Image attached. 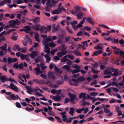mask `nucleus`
Instances as JSON below:
<instances>
[{
    "label": "nucleus",
    "instance_id": "obj_29",
    "mask_svg": "<svg viewBox=\"0 0 124 124\" xmlns=\"http://www.w3.org/2000/svg\"><path fill=\"white\" fill-rule=\"evenodd\" d=\"M86 93H81L79 95V97L80 98H83L86 97Z\"/></svg>",
    "mask_w": 124,
    "mask_h": 124
},
{
    "label": "nucleus",
    "instance_id": "obj_11",
    "mask_svg": "<svg viewBox=\"0 0 124 124\" xmlns=\"http://www.w3.org/2000/svg\"><path fill=\"white\" fill-rule=\"evenodd\" d=\"M25 88L27 90L26 92L30 94H31V92L34 91V89L31 88L30 86H26L25 87Z\"/></svg>",
    "mask_w": 124,
    "mask_h": 124
},
{
    "label": "nucleus",
    "instance_id": "obj_52",
    "mask_svg": "<svg viewBox=\"0 0 124 124\" xmlns=\"http://www.w3.org/2000/svg\"><path fill=\"white\" fill-rule=\"evenodd\" d=\"M17 5L16 4H13L12 5H8V6L9 8H12L13 7H16V6Z\"/></svg>",
    "mask_w": 124,
    "mask_h": 124
},
{
    "label": "nucleus",
    "instance_id": "obj_53",
    "mask_svg": "<svg viewBox=\"0 0 124 124\" xmlns=\"http://www.w3.org/2000/svg\"><path fill=\"white\" fill-rule=\"evenodd\" d=\"M34 111L36 113H38L40 112L43 111V110L41 109H39L38 110H35Z\"/></svg>",
    "mask_w": 124,
    "mask_h": 124
},
{
    "label": "nucleus",
    "instance_id": "obj_42",
    "mask_svg": "<svg viewBox=\"0 0 124 124\" xmlns=\"http://www.w3.org/2000/svg\"><path fill=\"white\" fill-rule=\"evenodd\" d=\"M92 65L94 67L97 68L98 67V63L97 62H95L94 64H92Z\"/></svg>",
    "mask_w": 124,
    "mask_h": 124
},
{
    "label": "nucleus",
    "instance_id": "obj_4",
    "mask_svg": "<svg viewBox=\"0 0 124 124\" xmlns=\"http://www.w3.org/2000/svg\"><path fill=\"white\" fill-rule=\"evenodd\" d=\"M6 98L7 99L9 100H14L17 99V98H18L20 100L21 99L18 95H16V96H15L14 94H12L9 96H7Z\"/></svg>",
    "mask_w": 124,
    "mask_h": 124
},
{
    "label": "nucleus",
    "instance_id": "obj_58",
    "mask_svg": "<svg viewBox=\"0 0 124 124\" xmlns=\"http://www.w3.org/2000/svg\"><path fill=\"white\" fill-rule=\"evenodd\" d=\"M71 38L70 36H69L67 37H66L65 38V40L66 41H69L70 39Z\"/></svg>",
    "mask_w": 124,
    "mask_h": 124
},
{
    "label": "nucleus",
    "instance_id": "obj_47",
    "mask_svg": "<svg viewBox=\"0 0 124 124\" xmlns=\"http://www.w3.org/2000/svg\"><path fill=\"white\" fill-rule=\"evenodd\" d=\"M77 23V21H74L73 22H70V24L72 25H75Z\"/></svg>",
    "mask_w": 124,
    "mask_h": 124
},
{
    "label": "nucleus",
    "instance_id": "obj_60",
    "mask_svg": "<svg viewBox=\"0 0 124 124\" xmlns=\"http://www.w3.org/2000/svg\"><path fill=\"white\" fill-rule=\"evenodd\" d=\"M113 90L115 92L117 93L119 91V90L117 88L115 87H112Z\"/></svg>",
    "mask_w": 124,
    "mask_h": 124
},
{
    "label": "nucleus",
    "instance_id": "obj_64",
    "mask_svg": "<svg viewBox=\"0 0 124 124\" xmlns=\"http://www.w3.org/2000/svg\"><path fill=\"white\" fill-rule=\"evenodd\" d=\"M105 68V66L103 65H101L100 66V69L101 70H103Z\"/></svg>",
    "mask_w": 124,
    "mask_h": 124
},
{
    "label": "nucleus",
    "instance_id": "obj_32",
    "mask_svg": "<svg viewBox=\"0 0 124 124\" xmlns=\"http://www.w3.org/2000/svg\"><path fill=\"white\" fill-rule=\"evenodd\" d=\"M113 40L112 41V43H113L117 44L118 43L119 40L118 39H113Z\"/></svg>",
    "mask_w": 124,
    "mask_h": 124
},
{
    "label": "nucleus",
    "instance_id": "obj_48",
    "mask_svg": "<svg viewBox=\"0 0 124 124\" xmlns=\"http://www.w3.org/2000/svg\"><path fill=\"white\" fill-rule=\"evenodd\" d=\"M13 67L16 69H17L19 68V64H17L16 63H15L13 65Z\"/></svg>",
    "mask_w": 124,
    "mask_h": 124
},
{
    "label": "nucleus",
    "instance_id": "obj_10",
    "mask_svg": "<svg viewBox=\"0 0 124 124\" xmlns=\"http://www.w3.org/2000/svg\"><path fill=\"white\" fill-rule=\"evenodd\" d=\"M50 98L51 99L56 101H59L61 100V97L59 95H58L57 96H54L51 95L50 96Z\"/></svg>",
    "mask_w": 124,
    "mask_h": 124
},
{
    "label": "nucleus",
    "instance_id": "obj_56",
    "mask_svg": "<svg viewBox=\"0 0 124 124\" xmlns=\"http://www.w3.org/2000/svg\"><path fill=\"white\" fill-rule=\"evenodd\" d=\"M81 24L80 23V22L77 25V27L78 28H80L82 26V24Z\"/></svg>",
    "mask_w": 124,
    "mask_h": 124
},
{
    "label": "nucleus",
    "instance_id": "obj_18",
    "mask_svg": "<svg viewBox=\"0 0 124 124\" xmlns=\"http://www.w3.org/2000/svg\"><path fill=\"white\" fill-rule=\"evenodd\" d=\"M24 28L25 29H24L25 30V32L26 33H29V32L31 31L30 27L29 26H25L24 27Z\"/></svg>",
    "mask_w": 124,
    "mask_h": 124
},
{
    "label": "nucleus",
    "instance_id": "obj_6",
    "mask_svg": "<svg viewBox=\"0 0 124 124\" xmlns=\"http://www.w3.org/2000/svg\"><path fill=\"white\" fill-rule=\"evenodd\" d=\"M8 87L16 92H18L19 90V89L17 86L14 85L12 83H11L10 84V85L8 86Z\"/></svg>",
    "mask_w": 124,
    "mask_h": 124
},
{
    "label": "nucleus",
    "instance_id": "obj_2",
    "mask_svg": "<svg viewBox=\"0 0 124 124\" xmlns=\"http://www.w3.org/2000/svg\"><path fill=\"white\" fill-rule=\"evenodd\" d=\"M112 67H108L104 70L103 71V73L104 75H106V76L103 77L104 78H110L112 75Z\"/></svg>",
    "mask_w": 124,
    "mask_h": 124
},
{
    "label": "nucleus",
    "instance_id": "obj_33",
    "mask_svg": "<svg viewBox=\"0 0 124 124\" xmlns=\"http://www.w3.org/2000/svg\"><path fill=\"white\" fill-rule=\"evenodd\" d=\"M57 9L59 12L62 10H63V11H65V9L64 8L63 6H62L61 8L58 7Z\"/></svg>",
    "mask_w": 124,
    "mask_h": 124
},
{
    "label": "nucleus",
    "instance_id": "obj_41",
    "mask_svg": "<svg viewBox=\"0 0 124 124\" xmlns=\"http://www.w3.org/2000/svg\"><path fill=\"white\" fill-rule=\"evenodd\" d=\"M70 101V100L67 98H65L64 100V103L66 104L69 102V101Z\"/></svg>",
    "mask_w": 124,
    "mask_h": 124
},
{
    "label": "nucleus",
    "instance_id": "obj_25",
    "mask_svg": "<svg viewBox=\"0 0 124 124\" xmlns=\"http://www.w3.org/2000/svg\"><path fill=\"white\" fill-rule=\"evenodd\" d=\"M27 56V55L24 54L22 53L21 54L20 58L22 60H24Z\"/></svg>",
    "mask_w": 124,
    "mask_h": 124
},
{
    "label": "nucleus",
    "instance_id": "obj_46",
    "mask_svg": "<svg viewBox=\"0 0 124 124\" xmlns=\"http://www.w3.org/2000/svg\"><path fill=\"white\" fill-rule=\"evenodd\" d=\"M85 29L87 30V31H90L91 30V28L87 26H85L84 27Z\"/></svg>",
    "mask_w": 124,
    "mask_h": 124
},
{
    "label": "nucleus",
    "instance_id": "obj_59",
    "mask_svg": "<svg viewBox=\"0 0 124 124\" xmlns=\"http://www.w3.org/2000/svg\"><path fill=\"white\" fill-rule=\"evenodd\" d=\"M36 74L37 75H39L40 74L42 73L41 71L40 70L38 71H36L35 72Z\"/></svg>",
    "mask_w": 124,
    "mask_h": 124
},
{
    "label": "nucleus",
    "instance_id": "obj_7",
    "mask_svg": "<svg viewBox=\"0 0 124 124\" xmlns=\"http://www.w3.org/2000/svg\"><path fill=\"white\" fill-rule=\"evenodd\" d=\"M48 76L49 79H54L55 78V74L54 73L50 71L48 73Z\"/></svg>",
    "mask_w": 124,
    "mask_h": 124
},
{
    "label": "nucleus",
    "instance_id": "obj_1",
    "mask_svg": "<svg viewBox=\"0 0 124 124\" xmlns=\"http://www.w3.org/2000/svg\"><path fill=\"white\" fill-rule=\"evenodd\" d=\"M76 10H72L71 11V13L73 15H76L78 17V19L81 18L83 16V14L80 12V7L79 6L77 5L74 7Z\"/></svg>",
    "mask_w": 124,
    "mask_h": 124
},
{
    "label": "nucleus",
    "instance_id": "obj_5",
    "mask_svg": "<svg viewBox=\"0 0 124 124\" xmlns=\"http://www.w3.org/2000/svg\"><path fill=\"white\" fill-rule=\"evenodd\" d=\"M69 97L70 98V102L72 104H75V102L73 101L74 99L76 98V95L74 94H71L70 93H69Z\"/></svg>",
    "mask_w": 124,
    "mask_h": 124
},
{
    "label": "nucleus",
    "instance_id": "obj_50",
    "mask_svg": "<svg viewBox=\"0 0 124 124\" xmlns=\"http://www.w3.org/2000/svg\"><path fill=\"white\" fill-rule=\"evenodd\" d=\"M40 77L42 78L45 79H46L47 78V76L45 75L44 74H41L40 75Z\"/></svg>",
    "mask_w": 124,
    "mask_h": 124
},
{
    "label": "nucleus",
    "instance_id": "obj_61",
    "mask_svg": "<svg viewBox=\"0 0 124 124\" xmlns=\"http://www.w3.org/2000/svg\"><path fill=\"white\" fill-rule=\"evenodd\" d=\"M16 106L17 107L19 108H20L21 107V106L20 104L18 102H16Z\"/></svg>",
    "mask_w": 124,
    "mask_h": 124
},
{
    "label": "nucleus",
    "instance_id": "obj_17",
    "mask_svg": "<svg viewBox=\"0 0 124 124\" xmlns=\"http://www.w3.org/2000/svg\"><path fill=\"white\" fill-rule=\"evenodd\" d=\"M71 52L75 54L76 55L78 56H81L82 54L79 53L77 50H75L74 51H71Z\"/></svg>",
    "mask_w": 124,
    "mask_h": 124
},
{
    "label": "nucleus",
    "instance_id": "obj_13",
    "mask_svg": "<svg viewBox=\"0 0 124 124\" xmlns=\"http://www.w3.org/2000/svg\"><path fill=\"white\" fill-rule=\"evenodd\" d=\"M37 53L36 51H33L31 53L29 56L31 58L34 59L37 56Z\"/></svg>",
    "mask_w": 124,
    "mask_h": 124
},
{
    "label": "nucleus",
    "instance_id": "obj_3",
    "mask_svg": "<svg viewBox=\"0 0 124 124\" xmlns=\"http://www.w3.org/2000/svg\"><path fill=\"white\" fill-rule=\"evenodd\" d=\"M40 29L41 33L43 32L44 33H47V31H50L51 29V26H49L48 27H47L42 26H41Z\"/></svg>",
    "mask_w": 124,
    "mask_h": 124
},
{
    "label": "nucleus",
    "instance_id": "obj_35",
    "mask_svg": "<svg viewBox=\"0 0 124 124\" xmlns=\"http://www.w3.org/2000/svg\"><path fill=\"white\" fill-rule=\"evenodd\" d=\"M80 70L79 69H77L74 70L72 71V74H74L75 73H78L80 72Z\"/></svg>",
    "mask_w": 124,
    "mask_h": 124
},
{
    "label": "nucleus",
    "instance_id": "obj_22",
    "mask_svg": "<svg viewBox=\"0 0 124 124\" xmlns=\"http://www.w3.org/2000/svg\"><path fill=\"white\" fill-rule=\"evenodd\" d=\"M86 20L87 21L93 25L94 24V23L93 22L91 18L89 17H87Z\"/></svg>",
    "mask_w": 124,
    "mask_h": 124
},
{
    "label": "nucleus",
    "instance_id": "obj_12",
    "mask_svg": "<svg viewBox=\"0 0 124 124\" xmlns=\"http://www.w3.org/2000/svg\"><path fill=\"white\" fill-rule=\"evenodd\" d=\"M41 26L39 24L33 26L32 27V28L35 31H40V29Z\"/></svg>",
    "mask_w": 124,
    "mask_h": 124
},
{
    "label": "nucleus",
    "instance_id": "obj_14",
    "mask_svg": "<svg viewBox=\"0 0 124 124\" xmlns=\"http://www.w3.org/2000/svg\"><path fill=\"white\" fill-rule=\"evenodd\" d=\"M53 28L54 32L58 31L60 29V26L59 25H57L56 27H55V25L53 24Z\"/></svg>",
    "mask_w": 124,
    "mask_h": 124
},
{
    "label": "nucleus",
    "instance_id": "obj_28",
    "mask_svg": "<svg viewBox=\"0 0 124 124\" xmlns=\"http://www.w3.org/2000/svg\"><path fill=\"white\" fill-rule=\"evenodd\" d=\"M10 23V25H18L17 23V22L15 20H13L9 22Z\"/></svg>",
    "mask_w": 124,
    "mask_h": 124
},
{
    "label": "nucleus",
    "instance_id": "obj_38",
    "mask_svg": "<svg viewBox=\"0 0 124 124\" xmlns=\"http://www.w3.org/2000/svg\"><path fill=\"white\" fill-rule=\"evenodd\" d=\"M55 46L53 42H50L49 43V46L51 47H53Z\"/></svg>",
    "mask_w": 124,
    "mask_h": 124
},
{
    "label": "nucleus",
    "instance_id": "obj_16",
    "mask_svg": "<svg viewBox=\"0 0 124 124\" xmlns=\"http://www.w3.org/2000/svg\"><path fill=\"white\" fill-rule=\"evenodd\" d=\"M62 68L63 69L66 70L68 72H71V71L70 70V68L69 66L65 65L63 66Z\"/></svg>",
    "mask_w": 124,
    "mask_h": 124
},
{
    "label": "nucleus",
    "instance_id": "obj_24",
    "mask_svg": "<svg viewBox=\"0 0 124 124\" xmlns=\"http://www.w3.org/2000/svg\"><path fill=\"white\" fill-rule=\"evenodd\" d=\"M40 17H36L33 20V22L35 23H39L40 21L39 19Z\"/></svg>",
    "mask_w": 124,
    "mask_h": 124
},
{
    "label": "nucleus",
    "instance_id": "obj_55",
    "mask_svg": "<svg viewBox=\"0 0 124 124\" xmlns=\"http://www.w3.org/2000/svg\"><path fill=\"white\" fill-rule=\"evenodd\" d=\"M82 32L81 31H80L77 33V35L78 36H81L82 35Z\"/></svg>",
    "mask_w": 124,
    "mask_h": 124
},
{
    "label": "nucleus",
    "instance_id": "obj_40",
    "mask_svg": "<svg viewBox=\"0 0 124 124\" xmlns=\"http://www.w3.org/2000/svg\"><path fill=\"white\" fill-rule=\"evenodd\" d=\"M98 52L97 51H95L94 52H93V54L91 55V56H94L95 55L96 56H97L98 55H99L98 54Z\"/></svg>",
    "mask_w": 124,
    "mask_h": 124
},
{
    "label": "nucleus",
    "instance_id": "obj_37",
    "mask_svg": "<svg viewBox=\"0 0 124 124\" xmlns=\"http://www.w3.org/2000/svg\"><path fill=\"white\" fill-rule=\"evenodd\" d=\"M55 118L56 119H57V121L59 122L62 123V120H61L60 118L58 116H55Z\"/></svg>",
    "mask_w": 124,
    "mask_h": 124
},
{
    "label": "nucleus",
    "instance_id": "obj_57",
    "mask_svg": "<svg viewBox=\"0 0 124 124\" xmlns=\"http://www.w3.org/2000/svg\"><path fill=\"white\" fill-rule=\"evenodd\" d=\"M67 64L70 65L71 64V62H72V61H71L67 59Z\"/></svg>",
    "mask_w": 124,
    "mask_h": 124
},
{
    "label": "nucleus",
    "instance_id": "obj_62",
    "mask_svg": "<svg viewBox=\"0 0 124 124\" xmlns=\"http://www.w3.org/2000/svg\"><path fill=\"white\" fill-rule=\"evenodd\" d=\"M115 100L113 98H112L109 101V103H112L115 102Z\"/></svg>",
    "mask_w": 124,
    "mask_h": 124
},
{
    "label": "nucleus",
    "instance_id": "obj_34",
    "mask_svg": "<svg viewBox=\"0 0 124 124\" xmlns=\"http://www.w3.org/2000/svg\"><path fill=\"white\" fill-rule=\"evenodd\" d=\"M119 52L120 56L122 57L123 58L124 57V52L123 51L121 50L119 51Z\"/></svg>",
    "mask_w": 124,
    "mask_h": 124
},
{
    "label": "nucleus",
    "instance_id": "obj_49",
    "mask_svg": "<svg viewBox=\"0 0 124 124\" xmlns=\"http://www.w3.org/2000/svg\"><path fill=\"white\" fill-rule=\"evenodd\" d=\"M59 12L57 10V9H55L52 12V13L53 14H59Z\"/></svg>",
    "mask_w": 124,
    "mask_h": 124
},
{
    "label": "nucleus",
    "instance_id": "obj_43",
    "mask_svg": "<svg viewBox=\"0 0 124 124\" xmlns=\"http://www.w3.org/2000/svg\"><path fill=\"white\" fill-rule=\"evenodd\" d=\"M34 82H36L37 84H40L41 81V80H39L37 79H35L33 80Z\"/></svg>",
    "mask_w": 124,
    "mask_h": 124
},
{
    "label": "nucleus",
    "instance_id": "obj_31",
    "mask_svg": "<svg viewBox=\"0 0 124 124\" xmlns=\"http://www.w3.org/2000/svg\"><path fill=\"white\" fill-rule=\"evenodd\" d=\"M70 111L69 112V113L72 116H73V113L74 112V108H70Z\"/></svg>",
    "mask_w": 124,
    "mask_h": 124
},
{
    "label": "nucleus",
    "instance_id": "obj_15",
    "mask_svg": "<svg viewBox=\"0 0 124 124\" xmlns=\"http://www.w3.org/2000/svg\"><path fill=\"white\" fill-rule=\"evenodd\" d=\"M45 46L44 52L47 54H49L50 52V48L47 45H45Z\"/></svg>",
    "mask_w": 124,
    "mask_h": 124
},
{
    "label": "nucleus",
    "instance_id": "obj_20",
    "mask_svg": "<svg viewBox=\"0 0 124 124\" xmlns=\"http://www.w3.org/2000/svg\"><path fill=\"white\" fill-rule=\"evenodd\" d=\"M112 71L114 72V73H113L112 75V76L115 77L117 76V73L116 72L117 70L112 67Z\"/></svg>",
    "mask_w": 124,
    "mask_h": 124
},
{
    "label": "nucleus",
    "instance_id": "obj_19",
    "mask_svg": "<svg viewBox=\"0 0 124 124\" xmlns=\"http://www.w3.org/2000/svg\"><path fill=\"white\" fill-rule=\"evenodd\" d=\"M77 80L79 83V82H82L85 81V79L84 77L81 76L78 78Z\"/></svg>",
    "mask_w": 124,
    "mask_h": 124
},
{
    "label": "nucleus",
    "instance_id": "obj_36",
    "mask_svg": "<svg viewBox=\"0 0 124 124\" xmlns=\"http://www.w3.org/2000/svg\"><path fill=\"white\" fill-rule=\"evenodd\" d=\"M94 69L93 68H92L91 69V70L93 73L97 74L98 73L99 71L98 70H94Z\"/></svg>",
    "mask_w": 124,
    "mask_h": 124
},
{
    "label": "nucleus",
    "instance_id": "obj_8",
    "mask_svg": "<svg viewBox=\"0 0 124 124\" xmlns=\"http://www.w3.org/2000/svg\"><path fill=\"white\" fill-rule=\"evenodd\" d=\"M67 52L66 50H65V51H60V52H58L57 53V54L59 57H61L62 56L65 55Z\"/></svg>",
    "mask_w": 124,
    "mask_h": 124
},
{
    "label": "nucleus",
    "instance_id": "obj_63",
    "mask_svg": "<svg viewBox=\"0 0 124 124\" xmlns=\"http://www.w3.org/2000/svg\"><path fill=\"white\" fill-rule=\"evenodd\" d=\"M19 68L20 69H22L23 68V63H20L19 65Z\"/></svg>",
    "mask_w": 124,
    "mask_h": 124
},
{
    "label": "nucleus",
    "instance_id": "obj_30",
    "mask_svg": "<svg viewBox=\"0 0 124 124\" xmlns=\"http://www.w3.org/2000/svg\"><path fill=\"white\" fill-rule=\"evenodd\" d=\"M7 47V44L6 43H5L3 45V46H2L0 47V48L3 51H4L6 50Z\"/></svg>",
    "mask_w": 124,
    "mask_h": 124
},
{
    "label": "nucleus",
    "instance_id": "obj_45",
    "mask_svg": "<svg viewBox=\"0 0 124 124\" xmlns=\"http://www.w3.org/2000/svg\"><path fill=\"white\" fill-rule=\"evenodd\" d=\"M66 55L67 56V57L68 56L69 58L71 60H72L74 58V56L72 55Z\"/></svg>",
    "mask_w": 124,
    "mask_h": 124
},
{
    "label": "nucleus",
    "instance_id": "obj_27",
    "mask_svg": "<svg viewBox=\"0 0 124 124\" xmlns=\"http://www.w3.org/2000/svg\"><path fill=\"white\" fill-rule=\"evenodd\" d=\"M67 57V56L66 55L63 56L62 58L61 59V62H66L67 61V59L66 58Z\"/></svg>",
    "mask_w": 124,
    "mask_h": 124
},
{
    "label": "nucleus",
    "instance_id": "obj_9",
    "mask_svg": "<svg viewBox=\"0 0 124 124\" xmlns=\"http://www.w3.org/2000/svg\"><path fill=\"white\" fill-rule=\"evenodd\" d=\"M0 79L1 82L3 83L5 81H8V78L7 76L5 75H3L0 77Z\"/></svg>",
    "mask_w": 124,
    "mask_h": 124
},
{
    "label": "nucleus",
    "instance_id": "obj_23",
    "mask_svg": "<svg viewBox=\"0 0 124 124\" xmlns=\"http://www.w3.org/2000/svg\"><path fill=\"white\" fill-rule=\"evenodd\" d=\"M69 118H66V119H62V120L66 122L67 123H70L71 121L72 118H70L69 119V120H67L69 119Z\"/></svg>",
    "mask_w": 124,
    "mask_h": 124
},
{
    "label": "nucleus",
    "instance_id": "obj_26",
    "mask_svg": "<svg viewBox=\"0 0 124 124\" xmlns=\"http://www.w3.org/2000/svg\"><path fill=\"white\" fill-rule=\"evenodd\" d=\"M94 48L95 49L98 50L100 49L102 50L103 48L102 46H100L99 43H98L97 45V46H94Z\"/></svg>",
    "mask_w": 124,
    "mask_h": 124
},
{
    "label": "nucleus",
    "instance_id": "obj_54",
    "mask_svg": "<svg viewBox=\"0 0 124 124\" xmlns=\"http://www.w3.org/2000/svg\"><path fill=\"white\" fill-rule=\"evenodd\" d=\"M8 62L9 64H10L11 63H12L11 58L10 57H9L8 58Z\"/></svg>",
    "mask_w": 124,
    "mask_h": 124
},
{
    "label": "nucleus",
    "instance_id": "obj_21",
    "mask_svg": "<svg viewBox=\"0 0 124 124\" xmlns=\"http://www.w3.org/2000/svg\"><path fill=\"white\" fill-rule=\"evenodd\" d=\"M15 48L17 49L19 51H20V50H22L23 49V48H20L19 46L17 45H15L14 47V49L15 51Z\"/></svg>",
    "mask_w": 124,
    "mask_h": 124
},
{
    "label": "nucleus",
    "instance_id": "obj_51",
    "mask_svg": "<svg viewBox=\"0 0 124 124\" xmlns=\"http://www.w3.org/2000/svg\"><path fill=\"white\" fill-rule=\"evenodd\" d=\"M104 111L106 113H109L110 112V110L109 109H106L105 108H104Z\"/></svg>",
    "mask_w": 124,
    "mask_h": 124
},
{
    "label": "nucleus",
    "instance_id": "obj_44",
    "mask_svg": "<svg viewBox=\"0 0 124 124\" xmlns=\"http://www.w3.org/2000/svg\"><path fill=\"white\" fill-rule=\"evenodd\" d=\"M72 39H74V41H77L78 40H81V39L80 38H74V37H72Z\"/></svg>",
    "mask_w": 124,
    "mask_h": 124
},
{
    "label": "nucleus",
    "instance_id": "obj_39",
    "mask_svg": "<svg viewBox=\"0 0 124 124\" xmlns=\"http://www.w3.org/2000/svg\"><path fill=\"white\" fill-rule=\"evenodd\" d=\"M47 119H48L49 120L52 121V122H54V119L52 117H47Z\"/></svg>",
    "mask_w": 124,
    "mask_h": 124
}]
</instances>
